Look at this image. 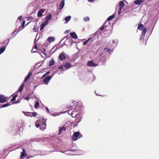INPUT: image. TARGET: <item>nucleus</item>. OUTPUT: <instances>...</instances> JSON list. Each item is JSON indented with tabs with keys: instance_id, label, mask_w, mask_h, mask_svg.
<instances>
[{
	"instance_id": "36",
	"label": "nucleus",
	"mask_w": 159,
	"mask_h": 159,
	"mask_svg": "<svg viewBox=\"0 0 159 159\" xmlns=\"http://www.w3.org/2000/svg\"><path fill=\"white\" fill-rule=\"evenodd\" d=\"M106 23V22H105L104 23L103 25L100 28L99 30H103L104 29V28H105L104 25Z\"/></svg>"
},
{
	"instance_id": "54",
	"label": "nucleus",
	"mask_w": 159,
	"mask_h": 159,
	"mask_svg": "<svg viewBox=\"0 0 159 159\" xmlns=\"http://www.w3.org/2000/svg\"><path fill=\"white\" fill-rule=\"evenodd\" d=\"M34 48H35V49H37V45H34Z\"/></svg>"
},
{
	"instance_id": "13",
	"label": "nucleus",
	"mask_w": 159,
	"mask_h": 159,
	"mask_svg": "<svg viewBox=\"0 0 159 159\" xmlns=\"http://www.w3.org/2000/svg\"><path fill=\"white\" fill-rule=\"evenodd\" d=\"M66 131V128L64 126L62 127L59 130V133L58 134L59 135H60L63 132V131Z\"/></svg>"
},
{
	"instance_id": "43",
	"label": "nucleus",
	"mask_w": 159,
	"mask_h": 159,
	"mask_svg": "<svg viewBox=\"0 0 159 159\" xmlns=\"http://www.w3.org/2000/svg\"><path fill=\"white\" fill-rule=\"evenodd\" d=\"M20 102V101H15V102H13V104H16V103H19V102Z\"/></svg>"
},
{
	"instance_id": "50",
	"label": "nucleus",
	"mask_w": 159,
	"mask_h": 159,
	"mask_svg": "<svg viewBox=\"0 0 159 159\" xmlns=\"http://www.w3.org/2000/svg\"><path fill=\"white\" fill-rule=\"evenodd\" d=\"M50 73V71H48L46 72V73L45 74V75H47L48 74H49Z\"/></svg>"
},
{
	"instance_id": "46",
	"label": "nucleus",
	"mask_w": 159,
	"mask_h": 159,
	"mask_svg": "<svg viewBox=\"0 0 159 159\" xmlns=\"http://www.w3.org/2000/svg\"><path fill=\"white\" fill-rule=\"evenodd\" d=\"M22 16H19L18 18V19L20 20H21V19H22Z\"/></svg>"
},
{
	"instance_id": "49",
	"label": "nucleus",
	"mask_w": 159,
	"mask_h": 159,
	"mask_svg": "<svg viewBox=\"0 0 159 159\" xmlns=\"http://www.w3.org/2000/svg\"><path fill=\"white\" fill-rule=\"evenodd\" d=\"M68 37H69V38H70V36H68V35H67L66 37H65L63 38V39H65L66 38V39H67Z\"/></svg>"
},
{
	"instance_id": "61",
	"label": "nucleus",
	"mask_w": 159,
	"mask_h": 159,
	"mask_svg": "<svg viewBox=\"0 0 159 159\" xmlns=\"http://www.w3.org/2000/svg\"><path fill=\"white\" fill-rule=\"evenodd\" d=\"M43 54H44V55H45V56H46V54L45 53H43Z\"/></svg>"
},
{
	"instance_id": "51",
	"label": "nucleus",
	"mask_w": 159,
	"mask_h": 159,
	"mask_svg": "<svg viewBox=\"0 0 159 159\" xmlns=\"http://www.w3.org/2000/svg\"><path fill=\"white\" fill-rule=\"evenodd\" d=\"M7 40H8V41L7 42V44H6V46L8 45V44L9 43V39H7Z\"/></svg>"
},
{
	"instance_id": "21",
	"label": "nucleus",
	"mask_w": 159,
	"mask_h": 159,
	"mask_svg": "<svg viewBox=\"0 0 159 159\" xmlns=\"http://www.w3.org/2000/svg\"><path fill=\"white\" fill-rule=\"evenodd\" d=\"M55 39L54 37H49L48 38L47 41L50 43L51 42H53L55 40Z\"/></svg>"
},
{
	"instance_id": "56",
	"label": "nucleus",
	"mask_w": 159,
	"mask_h": 159,
	"mask_svg": "<svg viewBox=\"0 0 159 159\" xmlns=\"http://www.w3.org/2000/svg\"><path fill=\"white\" fill-rule=\"evenodd\" d=\"M43 108H45V109H46V110H47V109H48V107H43Z\"/></svg>"
},
{
	"instance_id": "33",
	"label": "nucleus",
	"mask_w": 159,
	"mask_h": 159,
	"mask_svg": "<svg viewBox=\"0 0 159 159\" xmlns=\"http://www.w3.org/2000/svg\"><path fill=\"white\" fill-rule=\"evenodd\" d=\"M17 94L15 95H14V96L11 99V101H14L16 99V98L17 97Z\"/></svg>"
},
{
	"instance_id": "64",
	"label": "nucleus",
	"mask_w": 159,
	"mask_h": 159,
	"mask_svg": "<svg viewBox=\"0 0 159 159\" xmlns=\"http://www.w3.org/2000/svg\"><path fill=\"white\" fill-rule=\"evenodd\" d=\"M76 115H77V114H76L75 115H75V116H76Z\"/></svg>"
},
{
	"instance_id": "35",
	"label": "nucleus",
	"mask_w": 159,
	"mask_h": 159,
	"mask_svg": "<svg viewBox=\"0 0 159 159\" xmlns=\"http://www.w3.org/2000/svg\"><path fill=\"white\" fill-rule=\"evenodd\" d=\"M39 105V102H36L35 103L34 105V106L35 108V109L37 108H38V107Z\"/></svg>"
},
{
	"instance_id": "22",
	"label": "nucleus",
	"mask_w": 159,
	"mask_h": 159,
	"mask_svg": "<svg viewBox=\"0 0 159 159\" xmlns=\"http://www.w3.org/2000/svg\"><path fill=\"white\" fill-rule=\"evenodd\" d=\"M48 23L45 21V22L43 23L40 26V30H43L44 27L47 25H48Z\"/></svg>"
},
{
	"instance_id": "2",
	"label": "nucleus",
	"mask_w": 159,
	"mask_h": 159,
	"mask_svg": "<svg viewBox=\"0 0 159 159\" xmlns=\"http://www.w3.org/2000/svg\"><path fill=\"white\" fill-rule=\"evenodd\" d=\"M36 122L41 124V126H42V128H40V129L42 130H43L45 129L46 127V121L44 119L41 118Z\"/></svg>"
},
{
	"instance_id": "16",
	"label": "nucleus",
	"mask_w": 159,
	"mask_h": 159,
	"mask_svg": "<svg viewBox=\"0 0 159 159\" xmlns=\"http://www.w3.org/2000/svg\"><path fill=\"white\" fill-rule=\"evenodd\" d=\"M44 12V10L42 9L39 11L38 12V16L41 17L42 16L43 13Z\"/></svg>"
},
{
	"instance_id": "58",
	"label": "nucleus",
	"mask_w": 159,
	"mask_h": 159,
	"mask_svg": "<svg viewBox=\"0 0 159 159\" xmlns=\"http://www.w3.org/2000/svg\"><path fill=\"white\" fill-rule=\"evenodd\" d=\"M15 31H15H15H14L12 33V34H14V33L15 32Z\"/></svg>"
},
{
	"instance_id": "7",
	"label": "nucleus",
	"mask_w": 159,
	"mask_h": 159,
	"mask_svg": "<svg viewBox=\"0 0 159 159\" xmlns=\"http://www.w3.org/2000/svg\"><path fill=\"white\" fill-rule=\"evenodd\" d=\"M66 55L65 54V52H62L60 54L58 57L59 59L60 60L62 61L66 58Z\"/></svg>"
},
{
	"instance_id": "59",
	"label": "nucleus",
	"mask_w": 159,
	"mask_h": 159,
	"mask_svg": "<svg viewBox=\"0 0 159 159\" xmlns=\"http://www.w3.org/2000/svg\"><path fill=\"white\" fill-rule=\"evenodd\" d=\"M16 34H17V33L12 38L14 37L16 35Z\"/></svg>"
},
{
	"instance_id": "30",
	"label": "nucleus",
	"mask_w": 159,
	"mask_h": 159,
	"mask_svg": "<svg viewBox=\"0 0 159 159\" xmlns=\"http://www.w3.org/2000/svg\"><path fill=\"white\" fill-rule=\"evenodd\" d=\"M143 28V25L142 24H140L139 25L138 27V29L140 30H142Z\"/></svg>"
},
{
	"instance_id": "8",
	"label": "nucleus",
	"mask_w": 159,
	"mask_h": 159,
	"mask_svg": "<svg viewBox=\"0 0 159 159\" xmlns=\"http://www.w3.org/2000/svg\"><path fill=\"white\" fill-rule=\"evenodd\" d=\"M7 101L6 97L4 95H0V102L4 103Z\"/></svg>"
},
{
	"instance_id": "15",
	"label": "nucleus",
	"mask_w": 159,
	"mask_h": 159,
	"mask_svg": "<svg viewBox=\"0 0 159 159\" xmlns=\"http://www.w3.org/2000/svg\"><path fill=\"white\" fill-rule=\"evenodd\" d=\"M64 5L65 0H62L60 4L59 9H61L64 7Z\"/></svg>"
},
{
	"instance_id": "25",
	"label": "nucleus",
	"mask_w": 159,
	"mask_h": 159,
	"mask_svg": "<svg viewBox=\"0 0 159 159\" xmlns=\"http://www.w3.org/2000/svg\"><path fill=\"white\" fill-rule=\"evenodd\" d=\"M10 105H11V104H10V103L5 104H4L0 105V109L1 108H3V107H7L8 106Z\"/></svg>"
},
{
	"instance_id": "41",
	"label": "nucleus",
	"mask_w": 159,
	"mask_h": 159,
	"mask_svg": "<svg viewBox=\"0 0 159 159\" xmlns=\"http://www.w3.org/2000/svg\"><path fill=\"white\" fill-rule=\"evenodd\" d=\"M75 111H72L71 112V116L72 117H74V113H75Z\"/></svg>"
},
{
	"instance_id": "11",
	"label": "nucleus",
	"mask_w": 159,
	"mask_h": 159,
	"mask_svg": "<svg viewBox=\"0 0 159 159\" xmlns=\"http://www.w3.org/2000/svg\"><path fill=\"white\" fill-rule=\"evenodd\" d=\"M145 0H136L134 1V3L136 5H139L143 2Z\"/></svg>"
},
{
	"instance_id": "48",
	"label": "nucleus",
	"mask_w": 159,
	"mask_h": 159,
	"mask_svg": "<svg viewBox=\"0 0 159 159\" xmlns=\"http://www.w3.org/2000/svg\"><path fill=\"white\" fill-rule=\"evenodd\" d=\"M111 49H110L107 50V51L108 53H110L111 52Z\"/></svg>"
},
{
	"instance_id": "27",
	"label": "nucleus",
	"mask_w": 159,
	"mask_h": 159,
	"mask_svg": "<svg viewBox=\"0 0 159 159\" xmlns=\"http://www.w3.org/2000/svg\"><path fill=\"white\" fill-rule=\"evenodd\" d=\"M6 46L1 48H0V54H2L5 50Z\"/></svg>"
},
{
	"instance_id": "20",
	"label": "nucleus",
	"mask_w": 159,
	"mask_h": 159,
	"mask_svg": "<svg viewBox=\"0 0 159 159\" xmlns=\"http://www.w3.org/2000/svg\"><path fill=\"white\" fill-rule=\"evenodd\" d=\"M70 36L72 38L76 39L77 38V36L75 32L71 33L70 34Z\"/></svg>"
},
{
	"instance_id": "23",
	"label": "nucleus",
	"mask_w": 159,
	"mask_h": 159,
	"mask_svg": "<svg viewBox=\"0 0 159 159\" xmlns=\"http://www.w3.org/2000/svg\"><path fill=\"white\" fill-rule=\"evenodd\" d=\"M71 18V16H66L65 18V20L66 21V22H65V23H67L70 20Z\"/></svg>"
},
{
	"instance_id": "18",
	"label": "nucleus",
	"mask_w": 159,
	"mask_h": 159,
	"mask_svg": "<svg viewBox=\"0 0 159 159\" xmlns=\"http://www.w3.org/2000/svg\"><path fill=\"white\" fill-rule=\"evenodd\" d=\"M20 25L19 26L18 28L17 27V25L16 24V30H18V32H19L20 31L22 30L24 28V27L21 25V22H20Z\"/></svg>"
},
{
	"instance_id": "37",
	"label": "nucleus",
	"mask_w": 159,
	"mask_h": 159,
	"mask_svg": "<svg viewBox=\"0 0 159 159\" xmlns=\"http://www.w3.org/2000/svg\"><path fill=\"white\" fill-rule=\"evenodd\" d=\"M89 17H85L84 18V20L85 21L87 22L89 20Z\"/></svg>"
},
{
	"instance_id": "26",
	"label": "nucleus",
	"mask_w": 159,
	"mask_h": 159,
	"mask_svg": "<svg viewBox=\"0 0 159 159\" xmlns=\"http://www.w3.org/2000/svg\"><path fill=\"white\" fill-rule=\"evenodd\" d=\"M54 61L53 59H52L49 62V66H53L54 64Z\"/></svg>"
},
{
	"instance_id": "38",
	"label": "nucleus",
	"mask_w": 159,
	"mask_h": 159,
	"mask_svg": "<svg viewBox=\"0 0 159 159\" xmlns=\"http://www.w3.org/2000/svg\"><path fill=\"white\" fill-rule=\"evenodd\" d=\"M43 63V61H42L41 62H38L35 64V66H37L38 65L40 64V65L39 66H40Z\"/></svg>"
},
{
	"instance_id": "29",
	"label": "nucleus",
	"mask_w": 159,
	"mask_h": 159,
	"mask_svg": "<svg viewBox=\"0 0 159 159\" xmlns=\"http://www.w3.org/2000/svg\"><path fill=\"white\" fill-rule=\"evenodd\" d=\"M23 113L25 114V115L27 116L31 117V112H23Z\"/></svg>"
},
{
	"instance_id": "3",
	"label": "nucleus",
	"mask_w": 159,
	"mask_h": 159,
	"mask_svg": "<svg viewBox=\"0 0 159 159\" xmlns=\"http://www.w3.org/2000/svg\"><path fill=\"white\" fill-rule=\"evenodd\" d=\"M82 137V135L80 134L79 132H75L72 137V139L74 141L77 140L78 139H79Z\"/></svg>"
},
{
	"instance_id": "28",
	"label": "nucleus",
	"mask_w": 159,
	"mask_h": 159,
	"mask_svg": "<svg viewBox=\"0 0 159 159\" xmlns=\"http://www.w3.org/2000/svg\"><path fill=\"white\" fill-rule=\"evenodd\" d=\"M147 29L145 27L142 31L141 35L145 36V34L146 33L147 31Z\"/></svg>"
},
{
	"instance_id": "52",
	"label": "nucleus",
	"mask_w": 159,
	"mask_h": 159,
	"mask_svg": "<svg viewBox=\"0 0 159 159\" xmlns=\"http://www.w3.org/2000/svg\"><path fill=\"white\" fill-rule=\"evenodd\" d=\"M31 52L32 53H34V52H36V51H33V49H32L31 50Z\"/></svg>"
},
{
	"instance_id": "44",
	"label": "nucleus",
	"mask_w": 159,
	"mask_h": 159,
	"mask_svg": "<svg viewBox=\"0 0 159 159\" xmlns=\"http://www.w3.org/2000/svg\"><path fill=\"white\" fill-rule=\"evenodd\" d=\"M37 30V27L36 26H35L34 27L33 29V30H34L35 32H36V30Z\"/></svg>"
},
{
	"instance_id": "31",
	"label": "nucleus",
	"mask_w": 159,
	"mask_h": 159,
	"mask_svg": "<svg viewBox=\"0 0 159 159\" xmlns=\"http://www.w3.org/2000/svg\"><path fill=\"white\" fill-rule=\"evenodd\" d=\"M35 126L36 128H38L39 127H40V128H42V126L41 124H39L38 122H35Z\"/></svg>"
},
{
	"instance_id": "12",
	"label": "nucleus",
	"mask_w": 159,
	"mask_h": 159,
	"mask_svg": "<svg viewBox=\"0 0 159 159\" xmlns=\"http://www.w3.org/2000/svg\"><path fill=\"white\" fill-rule=\"evenodd\" d=\"M51 14H49L48 16L46 17V20H45V21L48 23L49 21L51 19Z\"/></svg>"
},
{
	"instance_id": "40",
	"label": "nucleus",
	"mask_w": 159,
	"mask_h": 159,
	"mask_svg": "<svg viewBox=\"0 0 159 159\" xmlns=\"http://www.w3.org/2000/svg\"><path fill=\"white\" fill-rule=\"evenodd\" d=\"M64 66L61 65L58 66V68L59 69H62L63 68Z\"/></svg>"
},
{
	"instance_id": "57",
	"label": "nucleus",
	"mask_w": 159,
	"mask_h": 159,
	"mask_svg": "<svg viewBox=\"0 0 159 159\" xmlns=\"http://www.w3.org/2000/svg\"><path fill=\"white\" fill-rule=\"evenodd\" d=\"M69 32V30H67L66 31V32L67 33H68Z\"/></svg>"
},
{
	"instance_id": "62",
	"label": "nucleus",
	"mask_w": 159,
	"mask_h": 159,
	"mask_svg": "<svg viewBox=\"0 0 159 159\" xmlns=\"http://www.w3.org/2000/svg\"><path fill=\"white\" fill-rule=\"evenodd\" d=\"M153 28H154V27L153 28H152V30L151 33L152 32V30H153Z\"/></svg>"
},
{
	"instance_id": "1",
	"label": "nucleus",
	"mask_w": 159,
	"mask_h": 159,
	"mask_svg": "<svg viewBox=\"0 0 159 159\" xmlns=\"http://www.w3.org/2000/svg\"><path fill=\"white\" fill-rule=\"evenodd\" d=\"M74 101L72 102L71 103L68 105L66 107L69 109H80L82 108V103L81 102H77L75 103Z\"/></svg>"
},
{
	"instance_id": "63",
	"label": "nucleus",
	"mask_w": 159,
	"mask_h": 159,
	"mask_svg": "<svg viewBox=\"0 0 159 159\" xmlns=\"http://www.w3.org/2000/svg\"><path fill=\"white\" fill-rule=\"evenodd\" d=\"M95 94H96V95H98V94H96V91H95Z\"/></svg>"
},
{
	"instance_id": "10",
	"label": "nucleus",
	"mask_w": 159,
	"mask_h": 159,
	"mask_svg": "<svg viewBox=\"0 0 159 159\" xmlns=\"http://www.w3.org/2000/svg\"><path fill=\"white\" fill-rule=\"evenodd\" d=\"M65 68L67 70L70 68L71 67V64L68 62H66L64 66Z\"/></svg>"
},
{
	"instance_id": "45",
	"label": "nucleus",
	"mask_w": 159,
	"mask_h": 159,
	"mask_svg": "<svg viewBox=\"0 0 159 159\" xmlns=\"http://www.w3.org/2000/svg\"><path fill=\"white\" fill-rule=\"evenodd\" d=\"M121 10H122V9H121L120 8H119V11H118V13L119 14H120L121 12Z\"/></svg>"
},
{
	"instance_id": "60",
	"label": "nucleus",
	"mask_w": 159,
	"mask_h": 159,
	"mask_svg": "<svg viewBox=\"0 0 159 159\" xmlns=\"http://www.w3.org/2000/svg\"><path fill=\"white\" fill-rule=\"evenodd\" d=\"M46 51V49H44V52H45V51Z\"/></svg>"
},
{
	"instance_id": "32",
	"label": "nucleus",
	"mask_w": 159,
	"mask_h": 159,
	"mask_svg": "<svg viewBox=\"0 0 159 159\" xmlns=\"http://www.w3.org/2000/svg\"><path fill=\"white\" fill-rule=\"evenodd\" d=\"M38 115L37 113L36 112H31V117H35Z\"/></svg>"
},
{
	"instance_id": "39",
	"label": "nucleus",
	"mask_w": 159,
	"mask_h": 159,
	"mask_svg": "<svg viewBox=\"0 0 159 159\" xmlns=\"http://www.w3.org/2000/svg\"><path fill=\"white\" fill-rule=\"evenodd\" d=\"M144 37H145V36L141 35V36L140 37V40H143L144 39Z\"/></svg>"
},
{
	"instance_id": "6",
	"label": "nucleus",
	"mask_w": 159,
	"mask_h": 159,
	"mask_svg": "<svg viewBox=\"0 0 159 159\" xmlns=\"http://www.w3.org/2000/svg\"><path fill=\"white\" fill-rule=\"evenodd\" d=\"M47 111L48 113H50L51 115H52L53 116L59 115L60 114L59 112H55L53 110H47Z\"/></svg>"
},
{
	"instance_id": "34",
	"label": "nucleus",
	"mask_w": 159,
	"mask_h": 159,
	"mask_svg": "<svg viewBox=\"0 0 159 159\" xmlns=\"http://www.w3.org/2000/svg\"><path fill=\"white\" fill-rule=\"evenodd\" d=\"M91 39V38H89L86 41H85L83 43V45H85L87 44V43Z\"/></svg>"
},
{
	"instance_id": "17",
	"label": "nucleus",
	"mask_w": 159,
	"mask_h": 159,
	"mask_svg": "<svg viewBox=\"0 0 159 159\" xmlns=\"http://www.w3.org/2000/svg\"><path fill=\"white\" fill-rule=\"evenodd\" d=\"M124 1L126 2L125 0H124L123 1H120V2L119 4V8L121 9H122V8L124 6H125V3Z\"/></svg>"
},
{
	"instance_id": "19",
	"label": "nucleus",
	"mask_w": 159,
	"mask_h": 159,
	"mask_svg": "<svg viewBox=\"0 0 159 159\" xmlns=\"http://www.w3.org/2000/svg\"><path fill=\"white\" fill-rule=\"evenodd\" d=\"M24 86V83H22L17 92H21L22 91L23 89Z\"/></svg>"
},
{
	"instance_id": "42",
	"label": "nucleus",
	"mask_w": 159,
	"mask_h": 159,
	"mask_svg": "<svg viewBox=\"0 0 159 159\" xmlns=\"http://www.w3.org/2000/svg\"><path fill=\"white\" fill-rule=\"evenodd\" d=\"M25 21L24 20L23 21V22H22V24H21V25L23 26L24 27V25H25Z\"/></svg>"
},
{
	"instance_id": "4",
	"label": "nucleus",
	"mask_w": 159,
	"mask_h": 159,
	"mask_svg": "<svg viewBox=\"0 0 159 159\" xmlns=\"http://www.w3.org/2000/svg\"><path fill=\"white\" fill-rule=\"evenodd\" d=\"M53 75L52 76H47L45 77L43 80V82L46 85H48L50 80L53 77Z\"/></svg>"
},
{
	"instance_id": "14",
	"label": "nucleus",
	"mask_w": 159,
	"mask_h": 159,
	"mask_svg": "<svg viewBox=\"0 0 159 159\" xmlns=\"http://www.w3.org/2000/svg\"><path fill=\"white\" fill-rule=\"evenodd\" d=\"M32 74V72H29L28 73V75L25 77V79H24V82H26L27 81V80L30 77V76Z\"/></svg>"
},
{
	"instance_id": "5",
	"label": "nucleus",
	"mask_w": 159,
	"mask_h": 159,
	"mask_svg": "<svg viewBox=\"0 0 159 159\" xmlns=\"http://www.w3.org/2000/svg\"><path fill=\"white\" fill-rule=\"evenodd\" d=\"M87 65L90 67H96L98 64L94 63L93 61H89L87 63Z\"/></svg>"
},
{
	"instance_id": "47",
	"label": "nucleus",
	"mask_w": 159,
	"mask_h": 159,
	"mask_svg": "<svg viewBox=\"0 0 159 159\" xmlns=\"http://www.w3.org/2000/svg\"><path fill=\"white\" fill-rule=\"evenodd\" d=\"M87 0L89 2H94V0Z\"/></svg>"
},
{
	"instance_id": "53",
	"label": "nucleus",
	"mask_w": 159,
	"mask_h": 159,
	"mask_svg": "<svg viewBox=\"0 0 159 159\" xmlns=\"http://www.w3.org/2000/svg\"><path fill=\"white\" fill-rule=\"evenodd\" d=\"M112 43L113 44H115L116 43L115 41L114 40H113Z\"/></svg>"
},
{
	"instance_id": "24",
	"label": "nucleus",
	"mask_w": 159,
	"mask_h": 159,
	"mask_svg": "<svg viewBox=\"0 0 159 159\" xmlns=\"http://www.w3.org/2000/svg\"><path fill=\"white\" fill-rule=\"evenodd\" d=\"M115 15L114 14L109 16L107 19V21H109L115 18Z\"/></svg>"
},
{
	"instance_id": "55",
	"label": "nucleus",
	"mask_w": 159,
	"mask_h": 159,
	"mask_svg": "<svg viewBox=\"0 0 159 159\" xmlns=\"http://www.w3.org/2000/svg\"><path fill=\"white\" fill-rule=\"evenodd\" d=\"M46 75H45V74H44L43 76L41 78H43V77H44Z\"/></svg>"
},
{
	"instance_id": "9",
	"label": "nucleus",
	"mask_w": 159,
	"mask_h": 159,
	"mask_svg": "<svg viewBox=\"0 0 159 159\" xmlns=\"http://www.w3.org/2000/svg\"><path fill=\"white\" fill-rule=\"evenodd\" d=\"M23 152L21 153L20 158H22L25 156H27L26 153V151L25 148H22Z\"/></svg>"
}]
</instances>
